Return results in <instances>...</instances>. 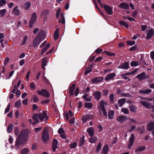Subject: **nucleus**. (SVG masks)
<instances>
[{"label":"nucleus","instance_id":"obj_1","mask_svg":"<svg viewBox=\"0 0 154 154\" xmlns=\"http://www.w3.org/2000/svg\"><path fill=\"white\" fill-rule=\"evenodd\" d=\"M46 113L45 111L43 112L42 114L39 113L38 114H35L34 115L32 118L35 122L32 123V125H35L38 122V118L41 121L43 120V118L42 117V116H43L44 117L46 116Z\"/></svg>","mask_w":154,"mask_h":154},{"label":"nucleus","instance_id":"obj_2","mask_svg":"<svg viewBox=\"0 0 154 154\" xmlns=\"http://www.w3.org/2000/svg\"><path fill=\"white\" fill-rule=\"evenodd\" d=\"M29 131L28 129H23L20 132L18 137L21 139H27Z\"/></svg>","mask_w":154,"mask_h":154},{"label":"nucleus","instance_id":"obj_3","mask_svg":"<svg viewBox=\"0 0 154 154\" xmlns=\"http://www.w3.org/2000/svg\"><path fill=\"white\" fill-rule=\"evenodd\" d=\"M47 43V41H45L40 46V48L43 47L41 51V54H40L41 55L43 54L46 51L48 48L50 47V44L49 43L48 44L46 45L45 46V44Z\"/></svg>","mask_w":154,"mask_h":154},{"label":"nucleus","instance_id":"obj_4","mask_svg":"<svg viewBox=\"0 0 154 154\" xmlns=\"http://www.w3.org/2000/svg\"><path fill=\"white\" fill-rule=\"evenodd\" d=\"M42 38L38 35L34 40L33 42V45L34 47H35L39 45V44L43 40Z\"/></svg>","mask_w":154,"mask_h":154},{"label":"nucleus","instance_id":"obj_5","mask_svg":"<svg viewBox=\"0 0 154 154\" xmlns=\"http://www.w3.org/2000/svg\"><path fill=\"white\" fill-rule=\"evenodd\" d=\"M106 103L104 102L103 100H101L100 102V106L101 110L103 115L106 117H107V114L105 109V106H106Z\"/></svg>","mask_w":154,"mask_h":154},{"label":"nucleus","instance_id":"obj_6","mask_svg":"<svg viewBox=\"0 0 154 154\" xmlns=\"http://www.w3.org/2000/svg\"><path fill=\"white\" fill-rule=\"evenodd\" d=\"M37 93L38 94L43 96L47 98L49 97V93L44 89H42L41 91H38Z\"/></svg>","mask_w":154,"mask_h":154},{"label":"nucleus","instance_id":"obj_7","mask_svg":"<svg viewBox=\"0 0 154 154\" xmlns=\"http://www.w3.org/2000/svg\"><path fill=\"white\" fill-rule=\"evenodd\" d=\"M140 102L144 107L147 108H152L154 111V106L151 105L149 102L141 100L140 101Z\"/></svg>","mask_w":154,"mask_h":154},{"label":"nucleus","instance_id":"obj_8","mask_svg":"<svg viewBox=\"0 0 154 154\" xmlns=\"http://www.w3.org/2000/svg\"><path fill=\"white\" fill-rule=\"evenodd\" d=\"M49 136L48 131L47 129H45L43 132L42 134V140L44 141H46L49 139Z\"/></svg>","mask_w":154,"mask_h":154},{"label":"nucleus","instance_id":"obj_9","mask_svg":"<svg viewBox=\"0 0 154 154\" xmlns=\"http://www.w3.org/2000/svg\"><path fill=\"white\" fill-rule=\"evenodd\" d=\"M37 18V16L35 13H33L31 18V20L29 22V27H32L33 25L35 22Z\"/></svg>","mask_w":154,"mask_h":154},{"label":"nucleus","instance_id":"obj_10","mask_svg":"<svg viewBox=\"0 0 154 154\" xmlns=\"http://www.w3.org/2000/svg\"><path fill=\"white\" fill-rule=\"evenodd\" d=\"M37 18V16L35 13H33L31 18V20L29 22V27H32L33 25L35 22Z\"/></svg>","mask_w":154,"mask_h":154},{"label":"nucleus","instance_id":"obj_11","mask_svg":"<svg viewBox=\"0 0 154 154\" xmlns=\"http://www.w3.org/2000/svg\"><path fill=\"white\" fill-rule=\"evenodd\" d=\"M107 14L111 15L113 14L112 8L108 5H103V6Z\"/></svg>","mask_w":154,"mask_h":154},{"label":"nucleus","instance_id":"obj_12","mask_svg":"<svg viewBox=\"0 0 154 154\" xmlns=\"http://www.w3.org/2000/svg\"><path fill=\"white\" fill-rule=\"evenodd\" d=\"M134 139V135L132 133L129 139V143L128 145V148L129 149H130L133 145Z\"/></svg>","mask_w":154,"mask_h":154},{"label":"nucleus","instance_id":"obj_13","mask_svg":"<svg viewBox=\"0 0 154 154\" xmlns=\"http://www.w3.org/2000/svg\"><path fill=\"white\" fill-rule=\"evenodd\" d=\"M147 129L149 131H152V134L154 136V122H151L148 124Z\"/></svg>","mask_w":154,"mask_h":154},{"label":"nucleus","instance_id":"obj_14","mask_svg":"<svg viewBox=\"0 0 154 154\" xmlns=\"http://www.w3.org/2000/svg\"><path fill=\"white\" fill-rule=\"evenodd\" d=\"M116 76V74L115 73H111L108 75L105 78L104 80L106 81L112 80Z\"/></svg>","mask_w":154,"mask_h":154},{"label":"nucleus","instance_id":"obj_15","mask_svg":"<svg viewBox=\"0 0 154 154\" xmlns=\"http://www.w3.org/2000/svg\"><path fill=\"white\" fill-rule=\"evenodd\" d=\"M128 119L127 117L126 116H119L117 119V120L119 122H125Z\"/></svg>","mask_w":154,"mask_h":154},{"label":"nucleus","instance_id":"obj_16","mask_svg":"<svg viewBox=\"0 0 154 154\" xmlns=\"http://www.w3.org/2000/svg\"><path fill=\"white\" fill-rule=\"evenodd\" d=\"M119 7L122 9H127L129 8V6L128 3L122 2L119 5Z\"/></svg>","mask_w":154,"mask_h":154},{"label":"nucleus","instance_id":"obj_17","mask_svg":"<svg viewBox=\"0 0 154 154\" xmlns=\"http://www.w3.org/2000/svg\"><path fill=\"white\" fill-rule=\"evenodd\" d=\"M58 143V142L56 140L54 139L53 140L52 148V149L53 150V152H55L56 149L57 148H58V147L57 146H58V145H57Z\"/></svg>","mask_w":154,"mask_h":154},{"label":"nucleus","instance_id":"obj_18","mask_svg":"<svg viewBox=\"0 0 154 154\" xmlns=\"http://www.w3.org/2000/svg\"><path fill=\"white\" fill-rule=\"evenodd\" d=\"M129 67V63L128 62H125L121 64L118 68L122 69H127Z\"/></svg>","mask_w":154,"mask_h":154},{"label":"nucleus","instance_id":"obj_19","mask_svg":"<svg viewBox=\"0 0 154 154\" xmlns=\"http://www.w3.org/2000/svg\"><path fill=\"white\" fill-rule=\"evenodd\" d=\"M47 59L48 58L47 57H45L42 58V69L44 70L45 69L44 67L46 66L47 63L48 61Z\"/></svg>","mask_w":154,"mask_h":154},{"label":"nucleus","instance_id":"obj_20","mask_svg":"<svg viewBox=\"0 0 154 154\" xmlns=\"http://www.w3.org/2000/svg\"><path fill=\"white\" fill-rule=\"evenodd\" d=\"M12 13L15 16H18L20 14V12L19 9H18V7L17 6L13 8Z\"/></svg>","mask_w":154,"mask_h":154},{"label":"nucleus","instance_id":"obj_21","mask_svg":"<svg viewBox=\"0 0 154 154\" xmlns=\"http://www.w3.org/2000/svg\"><path fill=\"white\" fill-rule=\"evenodd\" d=\"M154 35V32L153 31L152 29H151L147 35L146 39H148L151 38Z\"/></svg>","mask_w":154,"mask_h":154},{"label":"nucleus","instance_id":"obj_22","mask_svg":"<svg viewBox=\"0 0 154 154\" xmlns=\"http://www.w3.org/2000/svg\"><path fill=\"white\" fill-rule=\"evenodd\" d=\"M75 88V84H72L69 88V95L72 96L73 94Z\"/></svg>","mask_w":154,"mask_h":154},{"label":"nucleus","instance_id":"obj_23","mask_svg":"<svg viewBox=\"0 0 154 154\" xmlns=\"http://www.w3.org/2000/svg\"><path fill=\"white\" fill-rule=\"evenodd\" d=\"M109 150L108 146L107 145H105L103 148L102 154H107V152Z\"/></svg>","mask_w":154,"mask_h":154},{"label":"nucleus","instance_id":"obj_24","mask_svg":"<svg viewBox=\"0 0 154 154\" xmlns=\"http://www.w3.org/2000/svg\"><path fill=\"white\" fill-rule=\"evenodd\" d=\"M136 77L138 78L140 80H142L145 79L146 78L145 73L142 72L137 75Z\"/></svg>","mask_w":154,"mask_h":154},{"label":"nucleus","instance_id":"obj_25","mask_svg":"<svg viewBox=\"0 0 154 154\" xmlns=\"http://www.w3.org/2000/svg\"><path fill=\"white\" fill-rule=\"evenodd\" d=\"M126 100V99L125 98H123L119 99L118 101L119 106H122V105L125 103Z\"/></svg>","mask_w":154,"mask_h":154},{"label":"nucleus","instance_id":"obj_26","mask_svg":"<svg viewBox=\"0 0 154 154\" xmlns=\"http://www.w3.org/2000/svg\"><path fill=\"white\" fill-rule=\"evenodd\" d=\"M103 79V78L102 77H97L93 79L91 81L92 82L96 83L99 82H101Z\"/></svg>","mask_w":154,"mask_h":154},{"label":"nucleus","instance_id":"obj_27","mask_svg":"<svg viewBox=\"0 0 154 154\" xmlns=\"http://www.w3.org/2000/svg\"><path fill=\"white\" fill-rule=\"evenodd\" d=\"M94 95L95 98L98 100L101 97V93L100 91H97L94 92Z\"/></svg>","mask_w":154,"mask_h":154},{"label":"nucleus","instance_id":"obj_28","mask_svg":"<svg viewBox=\"0 0 154 154\" xmlns=\"http://www.w3.org/2000/svg\"><path fill=\"white\" fill-rule=\"evenodd\" d=\"M87 132L91 136H93L94 135V131L92 127L89 128L87 130Z\"/></svg>","mask_w":154,"mask_h":154},{"label":"nucleus","instance_id":"obj_29","mask_svg":"<svg viewBox=\"0 0 154 154\" xmlns=\"http://www.w3.org/2000/svg\"><path fill=\"white\" fill-rule=\"evenodd\" d=\"M145 148V147L144 146H139L137 147L135 149V152H139L142 151Z\"/></svg>","mask_w":154,"mask_h":154},{"label":"nucleus","instance_id":"obj_30","mask_svg":"<svg viewBox=\"0 0 154 154\" xmlns=\"http://www.w3.org/2000/svg\"><path fill=\"white\" fill-rule=\"evenodd\" d=\"M151 92V90L149 89H148L146 90H141L139 91V92L141 94H147L150 93Z\"/></svg>","mask_w":154,"mask_h":154},{"label":"nucleus","instance_id":"obj_31","mask_svg":"<svg viewBox=\"0 0 154 154\" xmlns=\"http://www.w3.org/2000/svg\"><path fill=\"white\" fill-rule=\"evenodd\" d=\"M88 94H84L83 96V97L86 101H90L91 100V98L90 97H87Z\"/></svg>","mask_w":154,"mask_h":154},{"label":"nucleus","instance_id":"obj_32","mask_svg":"<svg viewBox=\"0 0 154 154\" xmlns=\"http://www.w3.org/2000/svg\"><path fill=\"white\" fill-rule=\"evenodd\" d=\"M58 32L59 29L57 28L54 34V37L55 40H56L59 37V34Z\"/></svg>","mask_w":154,"mask_h":154},{"label":"nucleus","instance_id":"obj_33","mask_svg":"<svg viewBox=\"0 0 154 154\" xmlns=\"http://www.w3.org/2000/svg\"><path fill=\"white\" fill-rule=\"evenodd\" d=\"M130 109L131 111L133 112H136V110L137 107L133 105L130 106Z\"/></svg>","mask_w":154,"mask_h":154},{"label":"nucleus","instance_id":"obj_34","mask_svg":"<svg viewBox=\"0 0 154 154\" xmlns=\"http://www.w3.org/2000/svg\"><path fill=\"white\" fill-rule=\"evenodd\" d=\"M114 112L113 111H110L108 113V118L109 119H112L113 118V115Z\"/></svg>","mask_w":154,"mask_h":154},{"label":"nucleus","instance_id":"obj_35","mask_svg":"<svg viewBox=\"0 0 154 154\" xmlns=\"http://www.w3.org/2000/svg\"><path fill=\"white\" fill-rule=\"evenodd\" d=\"M29 151V150L27 148H24L20 150V153L22 154H27Z\"/></svg>","mask_w":154,"mask_h":154},{"label":"nucleus","instance_id":"obj_36","mask_svg":"<svg viewBox=\"0 0 154 154\" xmlns=\"http://www.w3.org/2000/svg\"><path fill=\"white\" fill-rule=\"evenodd\" d=\"M14 126V125L12 124H10L8 125V128L7 129V131L8 133H9L11 132L13 130Z\"/></svg>","mask_w":154,"mask_h":154},{"label":"nucleus","instance_id":"obj_37","mask_svg":"<svg viewBox=\"0 0 154 154\" xmlns=\"http://www.w3.org/2000/svg\"><path fill=\"white\" fill-rule=\"evenodd\" d=\"M59 22L62 23V24H64L65 23L64 17L63 16V14L62 13L61 14V19L58 21Z\"/></svg>","mask_w":154,"mask_h":154},{"label":"nucleus","instance_id":"obj_38","mask_svg":"<svg viewBox=\"0 0 154 154\" xmlns=\"http://www.w3.org/2000/svg\"><path fill=\"white\" fill-rule=\"evenodd\" d=\"M103 54L106 53L107 55L111 56H115L116 55V54L114 53H112L111 52H108L107 51H104L102 52Z\"/></svg>","mask_w":154,"mask_h":154},{"label":"nucleus","instance_id":"obj_39","mask_svg":"<svg viewBox=\"0 0 154 154\" xmlns=\"http://www.w3.org/2000/svg\"><path fill=\"white\" fill-rule=\"evenodd\" d=\"M85 107L88 109H91L92 107V105L90 102H86L85 104Z\"/></svg>","mask_w":154,"mask_h":154},{"label":"nucleus","instance_id":"obj_40","mask_svg":"<svg viewBox=\"0 0 154 154\" xmlns=\"http://www.w3.org/2000/svg\"><path fill=\"white\" fill-rule=\"evenodd\" d=\"M21 139L18 137L16 142L15 143V146L17 147H19L20 145L21 140Z\"/></svg>","mask_w":154,"mask_h":154},{"label":"nucleus","instance_id":"obj_41","mask_svg":"<svg viewBox=\"0 0 154 154\" xmlns=\"http://www.w3.org/2000/svg\"><path fill=\"white\" fill-rule=\"evenodd\" d=\"M97 140L96 137H91L90 139V142L91 143H95Z\"/></svg>","mask_w":154,"mask_h":154},{"label":"nucleus","instance_id":"obj_42","mask_svg":"<svg viewBox=\"0 0 154 154\" xmlns=\"http://www.w3.org/2000/svg\"><path fill=\"white\" fill-rule=\"evenodd\" d=\"M49 11L48 10H45L43 11L41 14V16H46L49 14Z\"/></svg>","mask_w":154,"mask_h":154},{"label":"nucleus","instance_id":"obj_43","mask_svg":"<svg viewBox=\"0 0 154 154\" xmlns=\"http://www.w3.org/2000/svg\"><path fill=\"white\" fill-rule=\"evenodd\" d=\"M120 24L121 25L125 27L126 28H128V25L127 23L123 21H121L119 22Z\"/></svg>","mask_w":154,"mask_h":154},{"label":"nucleus","instance_id":"obj_44","mask_svg":"<svg viewBox=\"0 0 154 154\" xmlns=\"http://www.w3.org/2000/svg\"><path fill=\"white\" fill-rule=\"evenodd\" d=\"M21 105V103L20 100H17L15 103V106L16 107L19 108L20 107Z\"/></svg>","mask_w":154,"mask_h":154},{"label":"nucleus","instance_id":"obj_45","mask_svg":"<svg viewBox=\"0 0 154 154\" xmlns=\"http://www.w3.org/2000/svg\"><path fill=\"white\" fill-rule=\"evenodd\" d=\"M137 70L135 69L131 72L126 73L124 74V75H132L135 73L137 71Z\"/></svg>","mask_w":154,"mask_h":154},{"label":"nucleus","instance_id":"obj_46","mask_svg":"<svg viewBox=\"0 0 154 154\" xmlns=\"http://www.w3.org/2000/svg\"><path fill=\"white\" fill-rule=\"evenodd\" d=\"M121 111L125 114H128L129 113V111L126 108H122L121 109Z\"/></svg>","mask_w":154,"mask_h":154},{"label":"nucleus","instance_id":"obj_47","mask_svg":"<svg viewBox=\"0 0 154 154\" xmlns=\"http://www.w3.org/2000/svg\"><path fill=\"white\" fill-rule=\"evenodd\" d=\"M28 36L27 35H25L24 36L23 38V41L22 42V45H24L26 43V41L27 39Z\"/></svg>","mask_w":154,"mask_h":154},{"label":"nucleus","instance_id":"obj_48","mask_svg":"<svg viewBox=\"0 0 154 154\" xmlns=\"http://www.w3.org/2000/svg\"><path fill=\"white\" fill-rule=\"evenodd\" d=\"M31 5V3L29 2H26L24 5V8L26 10H27Z\"/></svg>","mask_w":154,"mask_h":154},{"label":"nucleus","instance_id":"obj_49","mask_svg":"<svg viewBox=\"0 0 154 154\" xmlns=\"http://www.w3.org/2000/svg\"><path fill=\"white\" fill-rule=\"evenodd\" d=\"M101 148V143H99L96 147V152H99Z\"/></svg>","mask_w":154,"mask_h":154},{"label":"nucleus","instance_id":"obj_50","mask_svg":"<svg viewBox=\"0 0 154 154\" xmlns=\"http://www.w3.org/2000/svg\"><path fill=\"white\" fill-rule=\"evenodd\" d=\"M138 62L132 61L131 63V66H136L138 65Z\"/></svg>","mask_w":154,"mask_h":154},{"label":"nucleus","instance_id":"obj_51","mask_svg":"<svg viewBox=\"0 0 154 154\" xmlns=\"http://www.w3.org/2000/svg\"><path fill=\"white\" fill-rule=\"evenodd\" d=\"M29 87L31 91H33L35 89V86L33 83H31L29 84Z\"/></svg>","mask_w":154,"mask_h":154},{"label":"nucleus","instance_id":"obj_52","mask_svg":"<svg viewBox=\"0 0 154 154\" xmlns=\"http://www.w3.org/2000/svg\"><path fill=\"white\" fill-rule=\"evenodd\" d=\"M77 144L76 142H74L73 143L70 144V148H75L77 146Z\"/></svg>","mask_w":154,"mask_h":154},{"label":"nucleus","instance_id":"obj_53","mask_svg":"<svg viewBox=\"0 0 154 154\" xmlns=\"http://www.w3.org/2000/svg\"><path fill=\"white\" fill-rule=\"evenodd\" d=\"M89 119V117L88 116H83L82 118V121L83 122H85Z\"/></svg>","mask_w":154,"mask_h":154},{"label":"nucleus","instance_id":"obj_54","mask_svg":"<svg viewBox=\"0 0 154 154\" xmlns=\"http://www.w3.org/2000/svg\"><path fill=\"white\" fill-rule=\"evenodd\" d=\"M6 11V9H3L0 11V14L2 15V17H3L5 14Z\"/></svg>","mask_w":154,"mask_h":154},{"label":"nucleus","instance_id":"obj_55","mask_svg":"<svg viewBox=\"0 0 154 154\" xmlns=\"http://www.w3.org/2000/svg\"><path fill=\"white\" fill-rule=\"evenodd\" d=\"M33 98L35 102L36 103L39 100L37 96L36 95H34L33 96Z\"/></svg>","mask_w":154,"mask_h":154},{"label":"nucleus","instance_id":"obj_56","mask_svg":"<svg viewBox=\"0 0 154 154\" xmlns=\"http://www.w3.org/2000/svg\"><path fill=\"white\" fill-rule=\"evenodd\" d=\"M127 44L129 45H134L135 44V42L134 41H127Z\"/></svg>","mask_w":154,"mask_h":154},{"label":"nucleus","instance_id":"obj_57","mask_svg":"<svg viewBox=\"0 0 154 154\" xmlns=\"http://www.w3.org/2000/svg\"><path fill=\"white\" fill-rule=\"evenodd\" d=\"M86 71L85 72V75H87L88 74H89L90 72H91L92 70V69L90 68L89 69H87L86 68Z\"/></svg>","mask_w":154,"mask_h":154},{"label":"nucleus","instance_id":"obj_58","mask_svg":"<svg viewBox=\"0 0 154 154\" xmlns=\"http://www.w3.org/2000/svg\"><path fill=\"white\" fill-rule=\"evenodd\" d=\"M10 106L11 105L10 104H9L8 105L7 108L5 109V113H6L9 111Z\"/></svg>","mask_w":154,"mask_h":154},{"label":"nucleus","instance_id":"obj_59","mask_svg":"<svg viewBox=\"0 0 154 154\" xmlns=\"http://www.w3.org/2000/svg\"><path fill=\"white\" fill-rule=\"evenodd\" d=\"M9 58L8 57H6L4 63V65L5 66L7 64V63L9 62Z\"/></svg>","mask_w":154,"mask_h":154},{"label":"nucleus","instance_id":"obj_60","mask_svg":"<svg viewBox=\"0 0 154 154\" xmlns=\"http://www.w3.org/2000/svg\"><path fill=\"white\" fill-rule=\"evenodd\" d=\"M14 131L15 134L16 135H18L19 133L18 128L17 127H15L14 128Z\"/></svg>","mask_w":154,"mask_h":154},{"label":"nucleus","instance_id":"obj_61","mask_svg":"<svg viewBox=\"0 0 154 154\" xmlns=\"http://www.w3.org/2000/svg\"><path fill=\"white\" fill-rule=\"evenodd\" d=\"M6 1L5 0H1L0 1V6H2L3 5L5 4Z\"/></svg>","mask_w":154,"mask_h":154},{"label":"nucleus","instance_id":"obj_62","mask_svg":"<svg viewBox=\"0 0 154 154\" xmlns=\"http://www.w3.org/2000/svg\"><path fill=\"white\" fill-rule=\"evenodd\" d=\"M126 75H124V74H123V75H122V76L123 77V78L125 80H126L128 81H130L131 80V79L130 78H128L126 76H125Z\"/></svg>","mask_w":154,"mask_h":154},{"label":"nucleus","instance_id":"obj_63","mask_svg":"<svg viewBox=\"0 0 154 154\" xmlns=\"http://www.w3.org/2000/svg\"><path fill=\"white\" fill-rule=\"evenodd\" d=\"M58 133L60 134L64 133L63 128H60L58 130Z\"/></svg>","mask_w":154,"mask_h":154},{"label":"nucleus","instance_id":"obj_64","mask_svg":"<svg viewBox=\"0 0 154 154\" xmlns=\"http://www.w3.org/2000/svg\"><path fill=\"white\" fill-rule=\"evenodd\" d=\"M136 128V127L134 126H132L131 128L130 129H128V131L131 132L134 129H135Z\"/></svg>","mask_w":154,"mask_h":154}]
</instances>
